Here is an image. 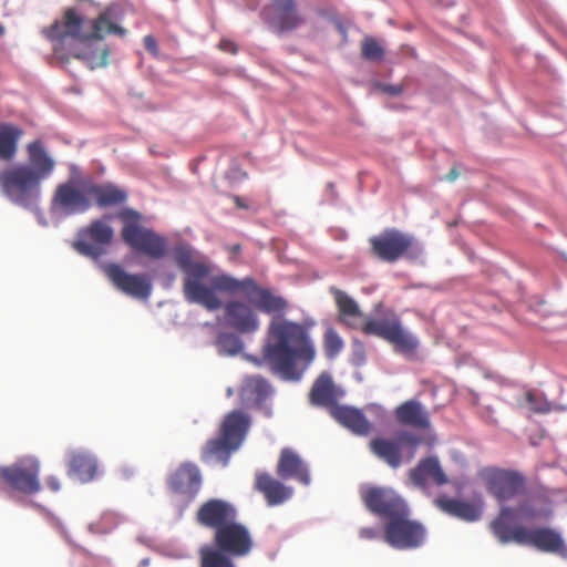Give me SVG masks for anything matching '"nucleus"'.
<instances>
[{
	"instance_id": "nucleus-34",
	"label": "nucleus",
	"mask_w": 567,
	"mask_h": 567,
	"mask_svg": "<svg viewBox=\"0 0 567 567\" xmlns=\"http://www.w3.org/2000/svg\"><path fill=\"white\" fill-rule=\"evenodd\" d=\"M310 402L315 405L332 406L337 405V395L332 378L330 374L321 373L312 384L309 393Z\"/></svg>"
},
{
	"instance_id": "nucleus-39",
	"label": "nucleus",
	"mask_w": 567,
	"mask_h": 567,
	"mask_svg": "<svg viewBox=\"0 0 567 567\" xmlns=\"http://www.w3.org/2000/svg\"><path fill=\"white\" fill-rule=\"evenodd\" d=\"M344 342L336 329L329 327L323 334V349L328 359H334L343 349Z\"/></svg>"
},
{
	"instance_id": "nucleus-37",
	"label": "nucleus",
	"mask_w": 567,
	"mask_h": 567,
	"mask_svg": "<svg viewBox=\"0 0 567 567\" xmlns=\"http://www.w3.org/2000/svg\"><path fill=\"white\" fill-rule=\"evenodd\" d=\"M361 55L371 62H380L384 59L385 50L373 37H365L361 41Z\"/></svg>"
},
{
	"instance_id": "nucleus-40",
	"label": "nucleus",
	"mask_w": 567,
	"mask_h": 567,
	"mask_svg": "<svg viewBox=\"0 0 567 567\" xmlns=\"http://www.w3.org/2000/svg\"><path fill=\"white\" fill-rule=\"evenodd\" d=\"M216 346L223 354H237L241 349L240 340L231 333H220L217 338Z\"/></svg>"
},
{
	"instance_id": "nucleus-30",
	"label": "nucleus",
	"mask_w": 567,
	"mask_h": 567,
	"mask_svg": "<svg viewBox=\"0 0 567 567\" xmlns=\"http://www.w3.org/2000/svg\"><path fill=\"white\" fill-rule=\"evenodd\" d=\"M527 480L523 473L498 468V501H509L525 494Z\"/></svg>"
},
{
	"instance_id": "nucleus-12",
	"label": "nucleus",
	"mask_w": 567,
	"mask_h": 567,
	"mask_svg": "<svg viewBox=\"0 0 567 567\" xmlns=\"http://www.w3.org/2000/svg\"><path fill=\"white\" fill-rule=\"evenodd\" d=\"M0 483L25 495L41 491L40 463L33 457H23L0 467Z\"/></svg>"
},
{
	"instance_id": "nucleus-19",
	"label": "nucleus",
	"mask_w": 567,
	"mask_h": 567,
	"mask_svg": "<svg viewBox=\"0 0 567 567\" xmlns=\"http://www.w3.org/2000/svg\"><path fill=\"white\" fill-rule=\"evenodd\" d=\"M89 181L75 184H60L52 198V208L63 215L82 214L91 207V196L86 193Z\"/></svg>"
},
{
	"instance_id": "nucleus-43",
	"label": "nucleus",
	"mask_w": 567,
	"mask_h": 567,
	"mask_svg": "<svg viewBox=\"0 0 567 567\" xmlns=\"http://www.w3.org/2000/svg\"><path fill=\"white\" fill-rule=\"evenodd\" d=\"M359 537L365 540H375L383 538V535L377 527H362L359 529Z\"/></svg>"
},
{
	"instance_id": "nucleus-38",
	"label": "nucleus",
	"mask_w": 567,
	"mask_h": 567,
	"mask_svg": "<svg viewBox=\"0 0 567 567\" xmlns=\"http://www.w3.org/2000/svg\"><path fill=\"white\" fill-rule=\"evenodd\" d=\"M111 51L104 48L101 51H85L75 55L76 59L82 60L91 70L105 68L109 64Z\"/></svg>"
},
{
	"instance_id": "nucleus-32",
	"label": "nucleus",
	"mask_w": 567,
	"mask_h": 567,
	"mask_svg": "<svg viewBox=\"0 0 567 567\" xmlns=\"http://www.w3.org/2000/svg\"><path fill=\"white\" fill-rule=\"evenodd\" d=\"M23 130L13 123L0 121V159L11 162L18 153Z\"/></svg>"
},
{
	"instance_id": "nucleus-46",
	"label": "nucleus",
	"mask_w": 567,
	"mask_h": 567,
	"mask_svg": "<svg viewBox=\"0 0 567 567\" xmlns=\"http://www.w3.org/2000/svg\"><path fill=\"white\" fill-rule=\"evenodd\" d=\"M47 485L52 492H59L61 488L60 481L54 475H51L47 478Z\"/></svg>"
},
{
	"instance_id": "nucleus-28",
	"label": "nucleus",
	"mask_w": 567,
	"mask_h": 567,
	"mask_svg": "<svg viewBox=\"0 0 567 567\" xmlns=\"http://www.w3.org/2000/svg\"><path fill=\"white\" fill-rule=\"evenodd\" d=\"M394 415L398 423L404 426L417 430H427L431 426L429 412L416 400H408L398 405Z\"/></svg>"
},
{
	"instance_id": "nucleus-41",
	"label": "nucleus",
	"mask_w": 567,
	"mask_h": 567,
	"mask_svg": "<svg viewBox=\"0 0 567 567\" xmlns=\"http://www.w3.org/2000/svg\"><path fill=\"white\" fill-rule=\"evenodd\" d=\"M525 401L529 406V410L534 413H549L553 410V404L542 394L527 391L525 393Z\"/></svg>"
},
{
	"instance_id": "nucleus-26",
	"label": "nucleus",
	"mask_w": 567,
	"mask_h": 567,
	"mask_svg": "<svg viewBox=\"0 0 567 567\" xmlns=\"http://www.w3.org/2000/svg\"><path fill=\"white\" fill-rule=\"evenodd\" d=\"M68 475L82 483L94 480L97 472L96 457L85 450H70L66 453Z\"/></svg>"
},
{
	"instance_id": "nucleus-6",
	"label": "nucleus",
	"mask_w": 567,
	"mask_h": 567,
	"mask_svg": "<svg viewBox=\"0 0 567 567\" xmlns=\"http://www.w3.org/2000/svg\"><path fill=\"white\" fill-rule=\"evenodd\" d=\"M210 282L219 292L228 295L241 293L258 310L274 317H281L287 310V300L269 288L259 286L252 278L246 277L241 280L228 275L219 274L213 276Z\"/></svg>"
},
{
	"instance_id": "nucleus-4",
	"label": "nucleus",
	"mask_w": 567,
	"mask_h": 567,
	"mask_svg": "<svg viewBox=\"0 0 567 567\" xmlns=\"http://www.w3.org/2000/svg\"><path fill=\"white\" fill-rule=\"evenodd\" d=\"M126 32V29L112 22L110 8H106L94 20H87L80 16L76 9L68 8L61 20H55L49 29L44 30L49 40L59 42L65 38H72L80 42L100 41L106 33L124 37Z\"/></svg>"
},
{
	"instance_id": "nucleus-49",
	"label": "nucleus",
	"mask_w": 567,
	"mask_h": 567,
	"mask_svg": "<svg viewBox=\"0 0 567 567\" xmlns=\"http://www.w3.org/2000/svg\"><path fill=\"white\" fill-rule=\"evenodd\" d=\"M489 528H491L494 533H496V519L491 520V523H489Z\"/></svg>"
},
{
	"instance_id": "nucleus-17",
	"label": "nucleus",
	"mask_w": 567,
	"mask_h": 567,
	"mask_svg": "<svg viewBox=\"0 0 567 567\" xmlns=\"http://www.w3.org/2000/svg\"><path fill=\"white\" fill-rule=\"evenodd\" d=\"M252 546L248 528L233 520L214 533L212 547L230 557H244L251 551Z\"/></svg>"
},
{
	"instance_id": "nucleus-1",
	"label": "nucleus",
	"mask_w": 567,
	"mask_h": 567,
	"mask_svg": "<svg viewBox=\"0 0 567 567\" xmlns=\"http://www.w3.org/2000/svg\"><path fill=\"white\" fill-rule=\"evenodd\" d=\"M317 350L306 326L284 318H274L267 330L262 359L251 360L288 381H299L315 361Z\"/></svg>"
},
{
	"instance_id": "nucleus-25",
	"label": "nucleus",
	"mask_w": 567,
	"mask_h": 567,
	"mask_svg": "<svg viewBox=\"0 0 567 567\" xmlns=\"http://www.w3.org/2000/svg\"><path fill=\"white\" fill-rule=\"evenodd\" d=\"M225 319L229 327L240 333H252L259 328L255 311L241 301H229L225 306Z\"/></svg>"
},
{
	"instance_id": "nucleus-20",
	"label": "nucleus",
	"mask_w": 567,
	"mask_h": 567,
	"mask_svg": "<svg viewBox=\"0 0 567 567\" xmlns=\"http://www.w3.org/2000/svg\"><path fill=\"white\" fill-rule=\"evenodd\" d=\"M202 474L198 466L192 462L182 463L167 477V486L169 491L182 497L187 505L198 494L202 487Z\"/></svg>"
},
{
	"instance_id": "nucleus-24",
	"label": "nucleus",
	"mask_w": 567,
	"mask_h": 567,
	"mask_svg": "<svg viewBox=\"0 0 567 567\" xmlns=\"http://www.w3.org/2000/svg\"><path fill=\"white\" fill-rule=\"evenodd\" d=\"M409 477L415 486L421 488H425L429 484L442 486L449 482L436 456L422 458L417 465L410 471Z\"/></svg>"
},
{
	"instance_id": "nucleus-33",
	"label": "nucleus",
	"mask_w": 567,
	"mask_h": 567,
	"mask_svg": "<svg viewBox=\"0 0 567 567\" xmlns=\"http://www.w3.org/2000/svg\"><path fill=\"white\" fill-rule=\"evenodd\" d=\"M86 193L94 199L100 207H110L123 204L127 195L126 193L112 184L99 185L89 181Z\"/></svg>"
},
{
	"instance_id": "nucleus-48",
	"label": "nucleus",
	"mask_w": 567,
	"mask_h": 567,
	"mask_svg": "<svg viewBox=\"0 0 567 567\" xmlns=\"http://www.w3.org/2000/svg\"><path fill=\"white\" fill-rule=\"evenodd\" d=\"M236 207L238 208H241V209H248L249 206L245 203L244 198L238 196V195H233L231 196Z\"/></svg>"
},
{
	"instance_id": "nucleus-16",
	"label": "nucleus",
	"mask_w": 567,
	"mask_h": 567,
	"mask_svg": "<svg viewBox=\"0 0 567 567\" xmlns=\"http://www.w3.org/2000/svg\"><path fill=\"white\" fill-rule=\"evenodd\" d=\"M360 495L369 512L386 520L404 514L408 508L403 498L392 488L368 486L361 489Z\"/></svg>"
},
{
	"instance_id": "nucleus-36",
	"label": "nucleus",
	"mask_w": 567,
	"mask_h": 567,
	"mask_svg": "<svg viewBox=\"0 0 567 567\" xmlns=\"http://www.w3.org/2000/svg\"><path fill=\"white\" fill-rule=\"evenodd\" d=\"M200 567H236L230 556L212 546H204L199 550Z\"/></svg>"
},
{
	"instance_id": "nucleus-29",
	"label": "nucleus",
	"mask_w": 567,
	"mask_h": 567,
	"mask_svg": "<svg viewBox=\"0 0 567 567\" xmlns=\"http://www.w3.org/2000/svg\"><path fill=\"white\" fill-rule=\"evenodd\" d=\"M330 413L336 421L354 434L368 435L372 430L371 423L359 409L346 405H334L330 410Z\"/></svg>"
},
{
	"instance_id": "nucleus-9",
	"label": "nucleus",
	"mask_w": 567,
	"mask_h": 567,
	"mask_svg": "<svg viewBox=\"0 0 567 567\" xmlns=\"http://www.w3.org/2000/svg\"><path fill=\"white\" fill-rule=\"evenodd\" d=\"M361 330L368 336L379 337L394 347L396 352L412 354L419 347L417 338L408 331L396 316L368 319Z\"/></svg>"
},
{
	"instance_id": "nucleus-10",
	"label": "nucleus",
	"mask_w": 567,
	"mask_h": 567,
	"mask_svg": "<svg viewBox=\"0 0 567 567\" xmlns=\"http://www.w3.org/2000/svg\"><path fill=\"white\" fill-rule=\"evenodd\" d=\"M268 29L277 35L291 33L307 22L297 0H270L261 10Z\"/></svg>"
},
{
	"instance_id": "nucleus-11",
	"label": "nucleus",
	"mask_w": 567,
	"mask_h": 567,
	"mask_svg": "<svg viewBox=\"0 0 567 567\" xmlns=\"http://www.w3.org/2000/svg\"><path fill=\"white\" fill-rule=\"evenodd\" d=\"M426 529L417 520L409 518V508L390 520H385L383 540L395 549H414L424 545Z\"/></svg>"
},
{
	"instance_id": "nucleus-27",
	"label": "nucleus",
	"mask_w": 567,
	"mask_h": 567,
	"mask_svg": "<svg viewBox=\"0 0 567 567\" xmlns=\"http://www.w3.org/2000/svg\"><path fill=\"white\" fill-rule=\"evenodd\" d=\"M255 488L261 493L269 506L280 505L293 495V488L285 485L268 473H257L255 476Z\"/></svg>"
},
{
	"instance_id": "nucleus-2",
	"label": "nucleus",
	"mask_w": 567,
	"mask_h": 567,
	"mask_svg": "<svg viewBox=\"0 0 567 567\" xmlns=\"http://www.w3.org/2000/svg\"><path fill=\"white\" fill-rule=\"evenodd\" d=\"M551 509L547 498L529 496L514 506H503L498 513V540L533 546L544 553H559L565 544L558 532L549 527L529 528L524 523L546 519Z\"/></svg>"
},
{
	"instance_id": "nucleus-18",
	"label": "nucleus",
	"mask_w": 567,
	"mask_h": 567,
	"mask_svg": "<svg viewBox=\"0 0 567 567\" xmlns=\"http://www.w3.org/2000/svg\"><path fill=\"white\" fill-rule=\"evenodd\" d=\"M103 271L121 292L140 300H147L152 293L151 278L145 274H130L118 264H107Z\"/></svg>"
},
{
	"instance_id": "nucleus-47",
	"label": "nucleus",
	"mask_w": 567,
	"mask_h": 567,
	"mask_svg": "<svg viewBox=\"0 0 567 567\" xmlns=\"http://www.w3.org/2000/svg\"><path fill=\"white\" fill-rule=\"evenodd\" d=\"M458 176H460V172H458L457 167H456V166H453V167L450 169V172L446 174V176L444 177V179H445L446 182L453 183V182H455V181L458 178Z\"/></svg>"
},
{
	"instance_id": "nucleus-23",
	"label": "nucleus",
	"mask_w": 567,
	"mask_h": 567,
	"mask_svg": "<svg viewBox=\"0 0 567 567\" xmlns=\"http://www.w3.org/2000/svg\"><path fill=\"white\" fill-rule=\"evenodd\" d=\"M276 473L281 480H295L308 486L311 482L309 468L300 455L289 447L280 451Z\"/></svg>"
},
{
	"instance_id": "nucleus-5",
	"label": "nucleus",
	"mask_w": 567,
	"mask_h": 567,
	"mask_svg": "<svg viewBox=\"0 0 567 567\" xmlns=\"http://www.w3.org/2000/svg\"><path fill=\"white\" fill-rule=\"evenodd\" d=\"M174 259L177 267L184 272L183 295L187 302L200 305L209 311L221 308L223 302L217 296L219 292L209 281V286L202 280L208 278L212 268L204 261H196L188 246L179 245L174 248ZM213 277L209 278V280Z\"/></svg>"
},
{
	"instance_id": "nucleus-13",
	"label": "nucleus",
	"mask_w": 567,
	"mask_h": 567,
	"mask_svg": "<svg viewBox=\"0 0 567 567\" xmlns=\"http://www.w3.org/2000/svg\"><path fill=\"white\" fill-rule=\"evenodd\" d=\"M371 255L381 261L393 264L406 257L415 247V238L396 228H386L369 238Z\"/></svg>"
},
{
	"instance_id": "nucleus-22",
	"label": "nucleus",
	"mask_w": 567,
	"mask_h": 567,
	"mask_svg": "<svg viewBox=\"0 0 567 567\" xmlns=\"http://www.w3.org/2000/svg\"><path fill=\"white\" fill-rule=\"evenodd\" d=\"M434 504L445 514L465 522H475L483 515L484 503L482 496L474 493L468 501L440 496L434 499Z\"/></svg>"
},
{
	"instance_id": "nucleus-21",
	"label": "nucleus",
	"mask_w": 567,
	"mask_h": 567,
	"mask_svg": "<svg viewBox=\"0 0 567 567\" xmlns=\"http://www.w3.org/2000/svg\"><path fill=\"white\" fill-rule=\"evenodd\" d=\"M237 511L228 502L212 498L203 503L196 513V520L199 525L214 529V533L226 526L233 520H236Z\"/></svg>"
},
{
	"instance_id": "nucleus-31",
	"label": "nucleus",
	"mask_w": 567,
	"mask_h": 567,
	"mask_svg": "<svg viewBox=\"0 0 567 567\" xmlns=\"http://www.w3.org/2000/svg\"><path fill=\"white\" fill-rule=\"evenodd\" d=\"M270 393V385L266 379L259 375L245 378L240 389L239 396L245 405H260Z\"/></svg>"
},
{
	"instance_id": "nucleus-44",
	"label": "nucleus",
	"mask_w": 567,
	"mask_h": 567,
	"mask_svg": "<svg viewBox=\"0 0 567 567\" xmlns=\"http://www.w3.org/2000/svg\"><path fill=\"white\" fill-rule=\"evenodd\" d=\"M218 48L224 51V52H228L230 54H236L238 52V47L237 44L229 40V39H221L218 43Z\"/></svg>"
},
{
	"instance_id": "nucleus-15",
	"label": "nucleus",
	"mask_w": 567,
	"mask_h": 567,
	"mask_svg": "<svg viewBox=\"0 0 567 567\" xmlns=\"http://www.w3.org/2000/svg\"><path fill=\"white\" fill-rule=\"evenodd\" d=\"M113 237L114 230L106 220L94 219L79 230L73 248L83 256L97 259L106 252V246L112 243Z\"/></svg>"
},
{
	"instance_id": "nucleus-35",
	"label": "nucleus",
	"mask_w": 567,
	"mask_h": 567,
	"mask_svg": "<svg viewBox=\"0 0 567 567\" xmlns=\"http://www.w3.org/2000/svg\"><path fill=\"white\" fill-rule=\"evenodd\" d=\"M330 292L334 297V301L339 310L340 321L350 328H358L359 326L357 320L362 317V312L358 303L344 291L338 288H330Z\"/></svg>"
},
{
	"instance_id": "nucleus-45",
	"label": "nucleus",
	"mask_w": 567,
	"mask_h": 567,
	"mask_svg": "<svg viewBox=\"0 0 567 567\" xmlns=\"http://www.w3.org/2000/svg\"><path fill=\"white\" fill-rule=\"evenodd\" d=\"M144 45H145V49L152 53H156L157 52V43H156V40L154 39V37L152 35H146L144 38Z\"/></svg>"
},
{
	"instance_id": "nucleus-3",
	"label": "nucleus",
	"mask_w": 567,
	"mask_h": 567,
	"mask_svg": "<svg viewBox=\"0 0 567 567\" xmlns=\"http://www.w3.org/2000/svg\"><path fill=\"white\" fill-rule=\"evenodd\" d=\"M28 163L0 171L2 193L14 204L30 207L40 196L41 182L48 178L55 163L47 153L41 141L28 144Z\"/></svg>"
},
{
	"instance_id": "nucleus-14",
	"label": "nucleus",
	"mask_w": 567,
	"mask_h": 567,
	"mask_svg": "<svg viewBox=\"0 0 567 567\" xmlns=\"http://www.w3.org/2000/svg\"><path fill=\"white\" fill-rule=\"evenodd\" d=\"M421 440L409 431H400L394 439L375 437L369 446L371 452L389 466L398 468L403 462V451L408 450V460L414 457Z\"/></svg>"
},
{
	"instance_id": "nucleus-8",
	"label": "nucleus",
	"mask_w": 567,
	"mask_h": 567,
	"mask_svg": "<svg viewBox=\"0 0 567 567\" xmlns=\"http://www.w3.org/2000/svg\"><path fill=\"white\" fill-rule=\"evenodd\" d=\"M123 221L122 240L134 251L158 260L168 252L167 239L151 228L141 225L142 216L133 209H124L118 215Z\"/></svg>"
},
{
	"instance_id": "nucleus-7",
	"label": "nucleus",
	"mask_w": 567,
	"mask_h": 567,
	"mask_svg": "<svg viewBox=\"0 0 567 567\" xmlns=\"http://www.w3.org/2000/svg\"><path fill=\"white\" fill-rule=\"evenodd\" d=\"M249 426L250 417L246 413L237 410L228 413L220 424V437L207 441L203 447L202 461H216L227 465L230 454L244 442Z\"/></svg>"
},
{
	"instance_id": "nucleus-42",
	"label": "nucleus",
	"mask_w": 567,
	"mask_h": 567,
	"mask_svg": "<svg viewBox=\"0 0 567 567\" xmlns=\"http://www.w3.org/2000/svg\"><path fill=\"white\" fill-rule=\"evenodd\" d=\"M377 87L381 90L383 93L391 96H399L404 92V86L402 84L378 83Z\"/></svg>"
}]
</instances>
